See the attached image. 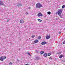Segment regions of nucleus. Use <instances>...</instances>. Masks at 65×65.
I'll return each instance as SVG.
<instances>
[{"mask_svg":"<svg viewBox=\"0 0 65 65\" xmlns=\"http://www.w3.org/2000/svg\"><path fill=\"white\" fill-rule=\"evenodd\" d=\"M62 11L63 9H59L58 12L56 13V14H57L58 13V15H59L61 18H62V17L61 16V14H62Z\"/></svg>","mask_w":65,"mask_h":65,"instance_id":"1","label":"nucleus"},{"mask_svg":"<svg viewBox=\"0 0 65 65\" xmlns=\"http://www.w3.org/2000/svg\"><path fill=\"white\" fill-rule=\"evenodd\" d=\"M42 7V6L40 3H37L36 4V8H40L41 7Z\"/></svg>","mask_w":65,"mask_h":65,"instance_id":"2","label":"nucleus"},{"mask_svg":"<svg viewBox=\"0 0 65 65\" xmlns=\"http://www.w3.org/2000/svg\"><path fill=\"white\" fill-rule=\"evenodd\" d=\"M35 60H38L39 59V57H38V56H36L34 58Z\"/></svg>","mask_w":65,"mask_h":65,"instance_id":"3","label":"nucleus"},{"mask_svg":"<svg viewBox=\"0 0 65 65\" xmlns=\"http://www.w3.org/2000/svg\"><path fill=\"white\" fill-rule=\"evenodd\" d=\"M20 23H22V24H23L25 23V22L24 21V20L23 19H21L20 20Z\"/></svg>","mask_w":65,"mask_h":65,"instance_id":"4","label":"nucleus"},{"mask_svg":"<svg viewBox=\"0 0 65 65\" xmlns=\"http://www.w3.org/2000/svg\"><path fill=\"white\" fill-rule=\"evenodd\" d=\"M42 14L41 13H39L38 14V17H42Z\"/></svg>","mask_w":65,"mask_h":65,"instance_id":"5","label":"nucleus"},{"mask_svg":"<svg viewBox=\"0 0 65 65\" xmlns=\"http://www.w3.org/2000/svg\"><path fill=\"white\" fill-rule=\"evenodd\" d=\"M4 5V4H3V2L2 1H0V5Z\"/></svg>","mask_w":65,"mask_h":65,"instance_id":"6","label":"nucleus"},{"mask_svg":"<svg viewBox=\"0 0 65 65\" xmlns=\"http://www.w3.org/2000/svg\"><path fill=\"white\" fill-rule=\"evenodd\" d=\"M46 44V42L45 41L41 43L42 45H44V44Z\"/></svg>","mask_w":65,"mask_h":65,"instance_id":"7","label":"nucleus"},{"mask_svg":"<svg viewBox=\"0 0 65 65\" xmlns=\"http://www.w3.org/2000/svg\"><path fill=\"white\" fill-rule=\"evenodd\" d=\"M64 57V55L62 54H61L59 56V58L60 59H61L62 58Z\"/></svg>","mask_w":65,"mask_h":65,"instance_id":"8","label":"nucleus"},{"mask_svg":"<svg viewBox=\"0 0 65 65\" xmlns=\"http://www.w3.org/2000/svg\"><path fill=\"white\" fill-rule=\"evenodd\" d=\"M47 53H45L43 55V56L44 57H47Z\"/></svg>","mask_w":65,"mask_h":65,"instance_id":"9","label":"nucleus"},{"mask_svg":"<svg viewBox=\"0 0 65 65\" xmlns=\"http://www.w3.org/2000/svg\"><path fill=\"white\" fill-rule=\"evenodd\" d=\"M50 36L47 35L46 37L47 39H48L50 38Z\"/></svg>","mask_w":65,"mask_h":65,"instance_id":"10","label":"nucleus"},{"mask_svg":"<svg viewBox=\"0 0 65 65\" xmlns=\"http://www.w3.org/2000/svg\"><path fill=\"white\" fill-rule=\"evenodd\" d=\"M0 60L1 61H3L4 60L3 59V58L2 57V56H1L0 57Z\"/></svg>","mask_w":65,"mask_h":65,"instance_id":"11","label":"nucleus"},{"mask_svg":"<svg viewBox=\"0 0 65 65\" xmlns=\"http://www.w3.org/2000/svg\"><path fill=\"white\" fill-rule=\"evenodd\" d=\"M38 42V40H35L34 42L35 43H37Z\"/></svg>","mask_w":65,"mask_h":65,"instance_id":"12","label":"nucleus"},{"mask_svg":"<svg viewBox=\"0 0 65 65\" xmlns=\"http://www.w3.org/2000/svg\"><path fill=\"white\" fill-rule=\"evenodd\" d=\"M37 20L39 22H42V20L41 19H38Z\"/></svg>","mask_w":65,"mask_h":65,"instance_id":"13","label":"nucleus"},{"mask_svg":"<svg viewBox=\"0 0 65 65\" xmlns=\"http://www.w3.org/2000/svg\"><path fill=\"white\" fill-rule=\"evenodd\" d=\"M2 57L3 60H4V59H5L6 58V56H2Z\"/></svg>","mask_w":65,"mask_h":65,"instance_id":"14","label":"nucleus"},{"mask_svg":"<svg viewBox=\"0 0 65 65\" xmlns=\"http://www.w3.org/2000/svg\"><path fill=\"white\" fill-rule=\"evenodd\" d=\"M65 7V5H63L62 7V9H64V8Z\"/></svg>","mask_w":65,"mask_h":65,"instance_id":"15","label":"nucleus"},{"mask_svg":"<svg viewBox=\"0 0 65 65\" xmlns=\"http://www.w3.org/2000/svg\"><path fill=\"white\" fill-rule=\"evenodd\" d=\"M40 53L41 54H43V53H44V51H41L40 52Z\"/></svg>","mask_w":65,"mask_h":65,"instance_id":"16","label":"nucleus"},{"mask_svg":"<svg viewBox=\"0 0 65 65\" xmlns=\"http://www.w3.org/2000/svg\"><path fill=\"white\" fill-rule=\"evenodd\" d=\"M47 13L49 14V15H50V14H51V13L50 12H47Z\"/></svg>","mask_w":65,"mask_h":65,"instance_id":"17","label":"nucleus"},{"mask_svg":"<svg viewBox=\"0 0 65 65\" xmlns=\"http://www.w3.org/2000/svg\"><path fill=\"white\" fill-rule=\"evenodd\" d=\"M17 6H22V5L21 4H18V5H17Z\"/></svg>","mask_w":65,"mask_h":65,"instance_id":"18","label":"nucleus"},{"mask_svg":"<svg viewBox=\"0 0 65 65\" xmlns=\"http://www.w3.org/2000/svg\"><path fill=\"white\" fill-rule=\"evenodd\" d=\"M40 38H41V37L40 36H39L38 37V39H40Z\"/></svg>","mask_w":65,"mask_h":65,"instance_id":"19","label":"nucleus"},{"mask_svg":"<svg viewBox=\"0 0 65 65\" xmlns=\"http://www.w3.org/2000/svg\"><path fill=\"white\" fill-rule=\"evenodd\" d=\"M35 52L36 53H38V50H37L35 51Z\"/></svg>","mask_w":65,"mask_h":65,"instance_id":"20","label":"nucleus"},{"mask_svg":"<svg viewBox=\"0 0 65 65\" xmlns=\"http://www.w3.org/2000/svg\"><path fill=\"white\" fill-rule=\"evenodd\" d=\"M34 37H35V36L34 35H32V36H31V37L32 38H34Z\"/></svg>","mask_w":65,"mask_h":65,"instance_id":"21","label":"nucleus"},{"mask_svg":"<svg viewBox=\"0 0 65 65\" xmlns=\"http://www.w3.org/2000/svg\"><path fill=\"white\" fill-rule=\"evenodd\" d=\"M51 55V54L50 53H48V56H50Z\"/></svg>","mask_w":65,"mask_h":65,"instance_id":"22","label":"nucleus"},{"mask_svg":"<svg viewBox=\"0 0 65 65\" xmlns=\"http://www.w3.org/2000/svg\"><path fill=\"white\" fill-rule=\"evenodd\" d=\"M63 44H65V40L63 42Z\"/></svg>","mask_w":65,"mask_h":65,"instance_id":"23","label":"nucleus"},{"mask_svg":"<svg viewBox=\"0 0 65 65\" xmlns=\"http://www.w3.org/2000/svg\"><path fill=\"white\" fill-rule=\"evenodd\" d=\"M12 65V63L10 62L9 63V65Z\"/></svg>","mask_w":65,"mask_h":65,"instance_id":"24","label":"nucleus"},{"mask_svg":"<svg viewBox=\"0 0 65 65\" xmlns=\"http://www.w3.org/2000/svg\"><path fill=\"white\" fill-rule=\"evenodd\" d=\"M28 55H29L30 56H31V54H30V53H28Z\"/></svg>","mask_w":65,"mask_h":65,"instance_id":"25","label":"nucleus"},{"mask_svg":"<svg viewBox=\"0 0 65 65\" xmlns=\"http://www.w3.org/2000/svg\"><path fill=\"white\" fill-rule=\"evenodd\" d=\"M26 15H27L28 14V13L27 12H26Z\"/></svg>","mask_w":65,"mask_h":65,"instance_id":"26","label":"nucleus"},{"mask_svg":"<svg viewBox=\"0 0 65 65\" xmlns=\"http://www.w3.org/2000/svg\"><path fill=\"white\" fill-rule=\"evenodd\" d=\"M61 52H59L58 53V54H61Z\"/></svg>","mask_w":65,"mask_h":65,"instance_id":"27","label":"nucleus"},{"mask_svg":"<svg viewBox=\"0 0 65 65\" xmlns=\"http://www.w3.org/2000/svg\"><path fill=\"white\" fill-rule=\"evenodd\" d=\"M61 32H60L59 33V34H61Z\"/></svg>","mask_w":65,"mask_h":65,"instance_id":"28","label":"nucleus"},{"mask_svg":"<svg viewBox=\"0 0 65 65\" xmlns=\"http://www.w3.org/2000/svg\"><path fill=\"white\" fill-rule=\"evenodd\" d=\"M17 61L18 62H19V60L18 59H17Z\"/></svg>","mask_w":65,"mask_h":65,"instance_id":"29","label":"nucleus"},{"mask_svg":"<svg viewBox=\"0 0 65 65\" xmlns=\"http://www.w3.org/2000/svg\"><path fill=\"white\" fill-rule=\"evenodd\" d=\"M8 21H9V20H7V22H8Z\"/></svg>","mask_w":65,"mask_h":65,"instance_id":"30","label":"nucleus"},{"mask_svg":"<svg viewBox=\"0 0 65 65\" xmlns=\"http://www.w3.org/2000/svg\"><path fill=\"white\" fill-rule=\"evenodd\" d=\"M29 9H30V8H31V7H30L29 8Z\"/></svg>","mask_w":65,"mask_h":65,"instance_id":"31","label":"nucleus"},{"mask_svg":"<svg viewBox=\"0 0 65 65\" xmlns=\"http://www.w3.org/2000/svg\"><path fill=\"white\" fill-rule=\"evenodd\" d=\"M50 59H51V60H52V59L51 58H50Z\"/></svg>","mask_w":65,"mask_h":65,"instance_id":"32","label":"nucleus"}]
</instances>
